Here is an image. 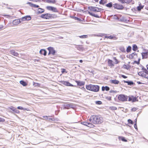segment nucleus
I'll return each instance as SVG.
<instances>
[{
    "label": "nucleus",
    "instance_id": "f257e3e1",
    "mask_svg": "<svg viewBox=\"0 0 148 148\" xmlns=\"http://www.w3.org/2000/svg\"><path fill=\"white\" fill-rule=\"evenodd\" d=\"M91 122L94 124H100L103 121V118L99 116L93 115L89 119Z\"/></svg>",
    "mask_w": 148,
    "mask_h": 148
},
{
    "label": "nucleus",
    "instance_id": "f03ea898",
    "mask_svg": "<svg viewBox=\"0 0 148 148\" xmlns=\"http://www.w3.org/2000/svg\"><path fill=\"white\" fill-rule=\"evenodd\" d=\"M86 88L87 90L95 92H97L99 91V87L97 85L90 84L89 85L86 86Z\"/></svg>",
    "mask_w": 148,
    "mask_h": 148
},
{
    "label": "nucleus",
    "instance_id": "7ed1b4c3",
    "mask_svg": "<svg viewBox=\"0 0 148 148\" xmlns=\"http://www.w3.org/2000/svg\"><path fill=\"white\" fill-rule=\"evenodd\" d=\"M144 70L145 71H141L138 73L139 75L147 78H148V71L146 70L145 69H144Z\"/></svg>",
    "mask_w": 148,
    "mask_h": 148
},
{
    "label": "nucleus",
    "instance_id": "20e7f679",
    "mask_svg": "<svg viewBox=\"0 0 148 148\" xmlns=\"http://www.w3.org/2000/svg\"><path fill=\"white\" fill-rule=\"evenodd\" d=\"M119 100L121 101H126L128 99V97L124 95H121L119 96L118 97Z\"/></svg>",
    "mask_w": 148,
    "mask_h": 148
},
{
    "label": "nucleus",
    "instance_id": "39448f33",
    "mask_svg": "<svg viewBox=\"0 0 148 148\" xmlns=\"http://www.w3.org/2000/svg\"><path fill=\"white\" fill-rule=\"evenodd\" d=\"M142 57V59H146L148 57V50L147 49H144L143 52L141 53Z\"/></svg>",
    "mask_w": 148,
    "mask_h": 148
},
{
    "label": "nucleus",
    "instance_id": "423d86ee",
    "mask_svg": "<svg viewBox=\"0 0 148 148\" xmlns=\"http://www.w3.org/2000/svg\"><path fill=\"white\" fill-rule=\"evenodd\" d=\"M113 6L115 8L117 9L121 10L123 8V7L122 5H120L117 3H115L113 5Z\"/></svg>",
    "mask_w": 148,
    "mask_h": 148
},
{
    "label": "nucleus",
    "instance_id": "0eeeda50",
    "mask_svg": "<svg viewBox=\"0 0 148 148\" xmlns=\"http://www.w3.org/2000/svg\"><path fill=\"white\" fill-rule=\"evenodd\" d=\"M48 49L49 51L48 54L49 55L51 54L53 55H55L56 51L53 47H49L48 48Z\"/></svg>",
    "mask_w": 148,
    "mask_h": 148
},
{
    "label": "nucleus",
    "instance_id": "6e6552de",
    "mask_svg": "<svg viewBox=\"0 0 148 148\" xmlns=\"http://www.w3.org/2000/svg\"><path fill=\"white\" fill-rule=\"evenodd\" d=\"M137 57V55L135 53H134L131 54L129 56V58L130 59H135Z\"/></svg>",
    "mask_w": 148,
    "mask_h": 148
},
{
    "label": "nucleus",
    "instance_id": "1a4fd4ad",
    "mask_svg": "<svg viewBox=\"0 0 148 148\" xmlns=\"http://www.w3.org/2000/svg\"><path fill=\"white\" fill-rule=\"evenodd\" d=\"M47 8L49 10H51L55 12H57V9L53 7L48 6L47 7Z\"/></svg>",
    "mask_w": 148,
    "mask_h": 148
},
{
    "label": "nucleus",
    "instance_id": "9d476101",
    "mask_svg": "<svg viewBox=\"0 0 148 148\" xmlns=\"http://www.w3.org/2000/svg\"><path fill=\"white\" fill-rule=\"evenodd\" d=\"M51 15L49 14H46L41 15V17L45 19H49L51 17Z\"/></svg>",
    "mask_w": 148,
    "mask_h": 148
},
{
    "label": "nucleus",
    "instance_id": "9b49d317",
    "mask_svg": "<svg viewBox=\"0 0 148 148\" xmlns=\"http://www.w3.org/2000/svg\"><path fill=\"white\" fill-rule=\"evenodd\" d=\"M62 83L65 86H73V85L67 81H62Z\"/></svg>",
    "mask_w": 148,
    "mask_h": 148
},
{
    "label": "nucleus",
    "instance_id": "f8f14e48",
    "mask_svg": "<svg viewBox=\"0 0 148 148\" xmlns=\"http://www.w3.org/2000/svg\"><path fill=\"white\" fill-rule=\"evenodd\" d=\"M90 9L91 11L95 12H98L99 11V9L96 7H90Z\"/></svg>",
    "mask_w": 148,
    "mask_h": 148
},
{
    "label": "nucleus",
    "instance_id": "ddd939ff",
    "mask_svg": "<svg viewBox=\"0 0 148 148\" xmlns=\"http://www.w3.org/2000/svg\"><path fill=\"white\" fill-rule=\"evenodd\" d=\"M31 18L30 16H26L23 17L21 19V21H29L31 20Z\"/></svg>",
    "mask_w": 148,
    "mask_h": 148
},
{
    "label": "nucleus",
    "instance_id": "4468645a",
    "mask_svg": "<svg viewBox=\"0 0 148 148\" xmlns=\"http://www.w3.org/2000/svg\"><path fill=\"white\" fill-rule=\"evenodd\" d=\"M21 22L20 19H16L12 22V24L14 25H17Z\"/></svg>",
    "mask_w": 148,
    "mask_h": 148
},
{
    "label": "nucleus",
    "instance_id": "2eb2a0df",
    "mask_svg": "<svg viewBox=\"0 0 148 148\" xmlns=\"http://www.w3.org/2000/svg\"><path fill=\"white\" fill-rule=\"evenodd\" d=\"M10 53L15 56H17L18 55V54L14 50H12L10 51Z\"/></svg>",
    "mask_w": 148,
    "mask_h": 148
},
{
    "label": "nucleus",
    "instance_id": "dca6fc26",
    "mask_svg": "<svg viewBox=\"0 0 148 148\" xmlns=\"http://www.w3.org/2000/svg\"><path fill=\"white\" fill-rule=\"evenodd\" d=\"M122 3H129L131 2L132 0H118Z\"/></svg>",
    "mask_w": 148,
    "mask_h": 148
},
{
    "label": "nucleus",
    "instance_id": "f3484780",
    "mask_svg": "<svg viewBox=\"0 0 148 148\" xmlns=\"http://www.w3.org/2000/svg\"><path fill=\"white\" fill-rule=\"evenodd\" d=\"M40 53L41 54L44 55V56H45L47 54V51L44 49H42L40 51Z\"/></svg>",
    "mask_w": 148,
    "mask_h": 148
},
{
    "label": "nucleus",
    "instance_id": "a211bd4d",
    "mask_svg": "<svg viewBox=\"0 0 148 148\" xmlns=\"http://www.w3.org/2000/svg\"><path fill=\"white\" fill-rule=\"evenodd\" d=\"M69 107L73 108V106L72 104L70 103H66L65 105V108H68Z\"/></svg>",
    "mask_w": 148,
    "mask_h": 148
},
{
    "label": "nucleus",
    "instance_id": "6ab92c4d",
    "mask_svg": "<svg viewBox=\"0 0 148 148\" xmlns=\"http://www.w3.org/2000/svg\"><path fill=\"white\" fill-rule=\"evenodd\" d=\"M76 82L78 85L80 86L83 85L85 84V82H83L77 81Z\"/></svg>",
    "mask_w": 148,
    "mask_h": 148
},
{
    "label": "nucleus",
    "instance_id": "aec40b11",
    "mask_svg": "<svg viewBox=\"0 0 148 148\" xmlns=\"http://www.w3.org/2000/svg\"><path fill=\"white\" fill-rule=\"evenodd\" d=\"M111 82L112 83H113V84H118L119 83V82L118 80L115 79V80H111Z\"/></svg>",
    "mask_w": 148,
    "mask_h": 148
},
{
    "label": "nucleus",
    "instance_id": "412c9836",
    "mask_svg": "<svg viewBox=\"0 0 148 148\" xmlns=\"http://www.w3.org/2000/svg\"><path fill=\"white\" fill-rule=\"evenodd\" d=\"M109 90V88L107 86H106L105 87L103 86L102 88V90L103 91H104L105 90H106V91H108Z\"/></svg>",
    "mask_w": 148,
    "mask_h": 148
},
{
    "label": "nucleus",
    "instance_id": "4be33fe9",
    "mask_svg": "<svg viewBox=\"0 0 148 148\" xmlns=\"http://www.w3.org/2000/svg\"><path fill=\"white\" fill-rule=\"evenodd\" d=\"M20 83L23 86H26L27 85V84L23 80L20 81Z\"/></svg>",
    "mask_w": 148,
    "mask_h": 148
},
{
    "label": "nucleus",
    "instance_id": "5701e85b",
    "mask_svg": "<svg viewBox=\"0 0 148 148\" xmlns=\"http://www.w3.org/2000/svg\"><path fill=\"white\" fill-rule=\"evenodd\" d=\"M143 6H142L141 5V4L140 3L139 4V6L137 7V9L138 11H140L141 9H143Z\"/></svg>",
    "mask_w": 148,
    "mask_h": 148
},
{
    "label": "nucleus",
    "instance_id": "b1692460",
    "mask_svg": "<svg viewBox=\"0 0 148 148\" xmlns=\"http://www.w3.org/2000/svg\"><path fill=\"white\" fill-rule=\"evenodd\" d=\"M44 11V9L40 8H38L37 10L38 12L40 13L43 12Z\"/></svg>",
    "mask_w": 148,
    "mask_h": 148
},
{
    "label": "nucleus",
    "instance_id": "393cba45",
    "mask_svg": "<svg viewBox=\"0 0 148 148\" xmlns=\"http://www.w3.org/2000/svg\"><path fill=\"white\" fill-rule=\"evenodd\" d=\"M108 62L109 66H114V64L112 63V60H109Z\"/></svg>",
    "mask_w": 148,
    "mask_h": 148
},
{
    "label": "nucleus",
    "instance_id": "a878e982",
    "mask_svg": "<svg viewBox=\"0 0 148 148\" xmlns=\"http://www.w3.org/2000/svg\"><path fill=\"white\" fill-rule=\"evenodd\" d=\"M47 2L48 3H55L56 1L55 0H47Z\"/></svg>",
    "mask_w": 148,
    "mask_h": 148
},
{
    "label": "nucleus",
    "instance_id": "bb28decb",
    "mask_svg": "<svg viewBox=\"0 0 148 148\" xmlns=\"http://www.w3.org/2000/svg\"><path fill=\"white\" fill-rule=\"evenodd\" d=\"M17 108L18 109L23 110H27V109L25 108H23V107L21 106H18L17 107Z\"/></svg>",
    "mask_w": 148,
    "mask_h": 148
},
{
    "label": "nucleus",
    "instance_id": "cd10ccee",
    "mask_svg": "<svg viewBox=\"0 0 148 148\" xmlns=\"http://www.w3.org/2000/svg\"><path fill=\"white\" fill-rule=\"evenodd\" d=\"M105 38H109L110 39H112L113 38H114V37L113 36H106L105 37Z\"/></svg>",
    "mask_w": 148,
    "mask_h": 148
},
{
    "label": "nucleus",
    "instance_id": "c85d7f7f",
    "mask_svg": "<svg viewBox=\"0 0 148 148\" xmlns=\"http://www.w3.org/2000/svg\"><path fill=\"white\" fill-rule=\"evenodd\" d=\"M120 50L122 52H125V49L123 47H121L119 48Z\"/></svg>",
    "mask_w": 148,
    "mask_h": 148
},
{
    "label": "nucleus",
    "instance_id": "c756f323",
    "mask_svg": "<svg viewBox=\"0 0 148 148\" xmlns=\"http://www.w3.org/2000/svg\"><path fill=\"white\" fill-rule=\"evenodd\" d=\"M124 82L125 83H127L129 85H131L132 84H133V82H128L127 81H124Z\"/></svg>",
    "mask_w": 148,
    "mask_h": 148
},
{
    "label": "nucleus",
    "instance_id": "7c9ffc66",
    "mask_svg": "<svg viewBox=\"0 0 148 148\" xmlns=\"http://www.w3.org/2000/svg\"><path fill=\"white\" fill-rule=\"evenodd\" d=\"M137 47L136 45H134L133 46V49L134 51H136L137 49Z\"/></svg>",
    "mask_w": 148,
    "mask_h": 148
},
{
    "label": "nucleus",
    "instance_id": "2f4dec72",
    "mask_svg": "<svg viewBox=\"0 0 148 148\" xmlns=\"http://www.w3.org/2000/svg\"><path fill=\"white\" fill-rule=\"evenodd\" d=\"M33 85L35 86H40V84L38 83L33 82Z\"/></svg>",
    "mask_w": 148,
    "mask_h": 148
},
{
    "label": "nucleus",
    "instance_id": "473e14b6",
    "mask_svg": "<svg viewBox=\"0 0 148 148\" xmlns=\"http://www.w3.org/2000/svg\"><path fill=\"white\" fill-rule=\"evenodd\" d=\"M106 6L107 7L110 8L112 6V3H110L106 5Z\"/></svg>",
    "mask_w": 148,
    "mask_h": 148
},
{
    "label": "nucleus",
    "instance_id": "72a5a7b5",
    "mask_svg": "<svg viewBox=\"0 0 148 148\" xmlns=\"http://www.w3.org/2000/svg\"><path fill=\"white\" fill-rule=\"evenodd\" d=\"M79 37L81 38H87L88 37V36L87 35H84L80 36Z\"/></svg>",
    "mask_w": 148,
    "mask_h": 148
},
{
    "label": "nucleus",
    "instance_id": "f704fd0d",
    "mask_svg": "<svg viewBox=\"0 0 148 148\" xmlns=\"http://www.w3.org/2000/svg\"><path fill=\"white\" fill-rule=\"evenodd\" d=\"M131 47L130 46H129L127 48V52H129L131 50Z\"/></svg>",
    "mask_w": 148,
    "mask_h": 148
},
{
    "label": "nucleus",
    "instance_id": "c9c22d12",
    "mask_svg": "<svg viewBox=\"0 0 148 148\" xmlns=\"http://www.w3.org/2000/svg\"><path fill=\"white\" fill-rule=\"evenodd\" d=\"M89 14L91 15L92 16H94L95 17H98L97 16V15H95V14H93L91 12H89Z\"/></svg>",
    "mask_w": 148,
    "mask_h": 148
},
{
    "label": "nucleus",
    "instance_id": "e433bc0d",
    "mask_svg": "<svg viewBox=\"0 0 148 148\" xmlns=\"http://www.w3.org/2000/svg\"><path fill=\"white\" fill-rule=\"evenodd\" d=\"M113 60H114V63L115 64H117L119 63L118 60L115 57L114 58Z\"/></svg>",
    "mask_w": 148,
    "mask_h": 148
},
{
    "label": "nucleus",
    "instance_id": "4c0bfd02",
    "mask_svg": "<svg viewBox=\"0 0 148 148\" xmlns=\"http://www.w3.org/2000/svg\"><path fill=\"white\" fill-rule=\"evenodd\" d=\"M106 0H101L100 1V4H104L106 1Z\"/></svg>",
    "mask_w": 148,
    "mask_h": 148
},
{
    "label": "nucleus",
    "instance_id": "58836bf2",
    "mask_svg": "<svg viewBox=\"0 0 148 148\" xmlns=\"http://www.w3.org/2000/svg\"><path fill=\"white\" fill-rule=\"evenodd\" d=\"M88 123L87 122H82L81 123H82V124L84 125H85L88 126Z\"/></svg>",
    "mask_w": 148,
    "mask_h": 148
},
{
    "label": "nucleus",
    "instance_id": "ea45409f",
    "mask_svg": "<svg viewBox=\"0 0 148 148\" xmlns=\"http://www.w3.org/2000/svg\"><path fill=\"white\" fill-rule=\"evenodd\" d=\"M88 126L90 127H92L94 126V125L93 124L88 123Z\"/></svg>",
    "mask_w": 148,
    "mask_h": 148
},
{
    "label": "nucleus",
    "instance_id": "a19ab883",
    "mask_svg": "<svg viewBox=\"0 0 148 148\" xmlns=\"http://www.w3.org/2000/svg\"><path fill=\"white\" fill-rule=\"evenodd\" d=\"M110 108L111 110H115L117 109V108L116 107L112 106L110 107Z\"/></svg>",
    "mask_w": 148,
    "mask_h": 148
},
{
    "label": "nucleus",
    "instance_id": "79ce46f5",
    "mask_svg": "<svg viewBox=\"0 0 148 148\" xmlns=\"http://www.w3.org/2000/svg\"><path fill=\"white\" fill-rule=\"evenodd\" d=\"M136 98L135 97H132V102H135L136 101Z\"/></svg>",
    "mask_w": 148,
    "mask_h": 148
},
{
    "label": "nucleus",
    "instance_id": "37998d69",
    "mask_svg": "<svg viewBox=\"0 0 148 148\" xmlns=\"http://www.w3.org/2000/svg\"><path fill=\"white\" fill-rule=\"evenodd\" d=\"M32 7H34V8H38L39 7V6L38 5H37L34 4H32Z\"/></svg>",
    "mask_w": 148,
    "mask_h": 148
},
{
    "label": "nucleus",
    "instance_id": "c03bdc74",
    "mask_svg": "<svg viewBox=\"0 0 148 148\" xmlns=\"http://www.w3.org/2000/svg\"><path fill=\"white\" fill-rule=\"evenodd\" d=\"M96 103L97 104H101L102 102L101 101H96Z\"/></svg>",
    "mask_w": 148,
    "mask_h": 148
},
{
    "label": "nucleus",
    "instance_id": "a18cd8bd",
    "mask_svg": "<svg viewBox=\"0 0 148 148\" xmlns=\"http://www.w3.org/2000/svg\"><path fill=\"white\" fill-rule=\"evenodd\" d=\"M128 121L129 123H131L132 124H133V121L130 119H128Z\"/></svg>",
    "mask_w": 148,
    "mask_h": 148
},
{
    "label": "nucleus",
    "instance_id": "49530a36",
    "mask_svg": "<svg viewBox=\"0 0 148 148\" xmlns=\"http://www.w3.org/2000/svg\"><path fill=\"white\" fill-rule=\"evenodd\" d=\"M5 121V120L2 118H0V122H3Z\"/></svg>",
    "mask_w": 148,
    "mask_h": 148
},
{
    "label": "nucleus",
    "instance_id": "de8ad7c7",
    "mask_svg": "<svg viewBox=\"0 0 148 148\" xmlns=\"http://www.w3.org/2000/svg\"><path fill=\"white\" fill-rule=\"evenodd\" d=\"M45 119H46L48 121H50V120H52L51 119H50L49 118L47 117V116H46L45 117Z\"/></svg>",
    "mask_w": 148,
    "mask_h": 148
},
{
    "label": "nucleus",
    "instance_id": "09e8293b",
    "mask_svg": "<svg viewBox=\"0 0 148 148\" xmlns=\"http://www.w3.org/2000/svg\"><path fill=\"white\" fill-rule=\"evenodd\" d=\"M136 123L134 125V127L136 129H137V125H136Z\"/></svg>",
    "mask_w": 148,
    "mask_h": 148
},
{
    "label": "nucleus",
    "instance_id": "8fccbe9b",
    "mask_svg": "<svg viewBox=\"0 0 148 148\" xmlns=\"http://www.w3.org/2000/svg\"><path fill=\"white\" fill-rule=\"evenodd\" d=\"M128 101H132V97H129L128 99Z\"/></svg>",
    "mask_w": 148,
    "mask_h": 148
},
{
    "label": "nucleus",
    "instance_id": "3c124183",
    "mask_svg": "<svg viewBox=\"0 0 148 148\" xmlns=\"http://www.w3.org/2000/svg\"><path fill=\"white\" fill-rule=\"evenodd\" d=\"M11 109L13 111H14V112L16 110V108L14 107L12 108H11Z\"/></svg>",
    "mask_w": 148,
    "mask_h": 148
},
{
    "label": "nucleus",
    "instance_id": "603ef678",
    "mask_svg": "<svg viewBox=\"0 0 148 148\" xmlns=\"http://www.w3.org/2000/svg\"><path fill=\"white\" fill-rule=\"evenodd\" d=\"M121 140H122L123 141H125V142H126V141H127V140H125V139L124 138H123V137H122L121 138Z\"/></svg>",
    "mask_w": 148,
    "mask_h": 148
},
{
    "label": "nucleus",
    "instance_id": "864d4df0",
    "mask_svg": "<svg viewBox=\"0 0 148 148\" xmlns=\"http://www.w3.org/2000/svg\"><path fill=\"white\" fill-rule=\"evenodd\" d=\"M62 73L65 72L66 70L64 69H62Z\"/></svg>",
    "mask_w": 148,
    "mask_h": 148
},
{
    "label": "nucleus",
    "instance_id": "5fc2aeb1",
    "mask_svg": "<svg viewBox=\"0 0 148 148\" xmlns=\"http://www.w3.org/2000/svg\"><path fill=\"white\" fill-rule=\"evenodd\" d=\"M121 76L124 78H126L127 77V76L123 75H122Z\"/></svg>",
    "mask_w": 148,
    "mask_h": 148
},
{
    "label": "nucleus",
    "instance_id": "6e6d98bb",
    "mask_svg": "<svg viewBox=\"0 0 148 148\" xmlns=\"http://www.w3.org/2000/svg\"><path fill=\"white\" fill-rule=\"evenodd\" d=\"M3 27V26L2 25H0V30H2Z\"/></svg>",
    "mask_w": 148,
    "mask_h": 148
},
{
    "label": "nucleus",
    "instance_id": "4d7b16f0",
    "mask_svg": "<svg viewBox=\"0 0 148 148\" xmlns=\"http://www.w3.org/2000/svg\"><path fill=\"white\" fill-rule=\"evenodd\" d=\"M137 83L138 84H142V83L140 82H137Z\"/></svg>",
    "mask_w": 148,
    "mask_h": 148
},
{
    "label": "nucleus",
    "instance_id": "13d9d810",
    "mask_svg": "<svg viewBox=\"0 0 148 148\" xmlns=\"http://www.w3.org/2000/svg\"><path fill=\"white\" fill-rule=\"evenodd\" d=\"M110 92H115V91L113 90H110Z\"/></svg>",
    "mask_w": 148,
    "mask_h": 148
},
{
    "label": "nucleus",
    "instance_id": "bf43d9fd",
    "mask_svg": "<svg viewBox=\"0 0 148 148\" xmlns=\"http://www.w3.org/2000/svg\"><path fill=\"white\" fill-rule=\"evenodd\" d=\"M136 110V109L135 108H133L132 109V110Z\"/></svg>",
    "mask_w": 148,
    "mask_h": 148
},
{
    "label": "nucleus",
    "instance_id": "052dcab7",
    "mask_svg": "<svg viewBox=\"0 0 148 148\" xmlns=\"http://www.w3.org/2000/svg\"><path fill=\"white\" fill-rule=\"evenodd\" d=\"M17 113H18V112H19V111L18 110H16L15 111Z\"/></svg>",
    "mask_w": 148,
    "mask_h": 148
},
{
    "label": "nucleus",
    "instance_id": "680f3d73",
    "mask_svg": "<svg viewBox=\"0 0 148 148\" xmlns=\"http://www.w3.org/2000/svg\"><path fill=\"white\" fill-rule=\"evenodd\" d=\"M79 62H80V63H82V62H83V61L82 60H79Z\"/></svg>",
    "mask_w": 148,
    "mask_h": 148
},
{
    "label": "nucleus",
    "instance_id": "e2e57ef3",
    "mask_svg": "<svg viewBox=\"0 0 148 148\" xmlns=\"http://www.w3.org/2000/svg\"><path fill=\"white\" fill-rule=\"evenodd\" d=\"M75 18H75V19H77V20H79V19L78 18H77V17H75Z\"/></svg>",
    "mask_w": 148,
    "mask_h": 148
},
{
    "label": "nucleus",
    "instance_id": "0e129e2a",
    "mask_svg": "<svg viewBox=\"0 0 148 148\" xmlns=\"http://www.w3.org/2000/svg\"><path fill=\"white\" fill-rule=\"evenodd\" d=\"M146 67L147 68V69L148 70V65H146Z\"/></svg>",
    "mask_w": 148,
    "mask_h": 148
},
{
    "label": "nucleus",
    "instance_id": "69168bd1",
    "mask_svg": "<svg viewBox=\"0 0 148 148\" xmlns=\"http://www.w3.org/2000/svg\"><path fill=\"white\" fill-rule=\"evenodd\" d=\"M111 99V97H110V98H109V100H110Z\"/></svg>",
    "mask_w": 148,
    "mask_h": 148
},
{
    "label": "nucleus",
    "instance_id": "338daca9",
    "mask_svg": "<svg viewBox=\"0 0 148 148\" xmlns=\"http://www.w3.org/2000/svg\"><path fill=\"white\" fill-rule=\"evenodd\" d=\"M96 1H97L99 0H95Z\"/></svg>",
    "mask_w": 148,
    "mask_h": 148
},
{
    "label": "nucleus",
    "instance_id": "774afa93",
    "mask_svg": "<svg viewBox=\"0 0 148 148\" xmlns=\"http://www.w3.org/2000/svg\"><path fill=\"white\" fill-rule=\"evenodd\" d=\"M125 66H126V65H124V67H125Z\"/></svg>",
    "mask_w": 148,
    "mask_h": 148
}]
</instances>
